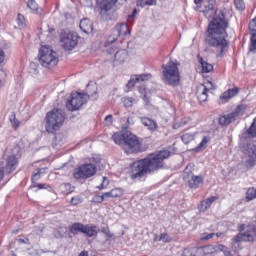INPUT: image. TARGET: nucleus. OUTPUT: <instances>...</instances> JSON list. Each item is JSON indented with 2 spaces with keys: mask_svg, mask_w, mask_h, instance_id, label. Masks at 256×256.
Returning a JSON list of instances; mask_svg holds the SVG:
<instances>
[{
  "mask_svg": "<svg viewBox=\"0 0 256 256\" xmlns=\"http://www.w3.org/2000/svg\"><path fill=\"white\" fill-rule=\"evenodd\" d=\"M171 157V151L160 150L155 153L148 154L147 157L140 159L132 164L131 179L138 181L147 179V175H153L157 171L165 168V159Z\"/></svg>",
  "mask_w": 256,
  "mask_h": 256,
  "instance_id": "nucleus-1",
  "label": "nucleus"
},
{
  "mask_svg": "<svg viewBox=\"0 0 256 256\" xmlns=\"http://www.w3.org/2000/svg\"><path fill=\"white\" fill-rule=\"evenodd\" d=\"M229 21L225 18V14L221 13L219 16L213 18L208 25L207 36L205 38L206 45L215 49L217 57L225 55V48L229 47Z\"/></svg>",
  "mask_w": 256,
  "mask_h": 256,
  "instance_id": "nucleus-2",
  "label": "nucleus"
},
{
  "mask_svg": "<svg viewBox=\"0 0 256 256\" xmlns=\"http://www.w3.org/2000/svg\"><path fill=\"white\" fill-rule=\"evenodd\" d=\"M122 124V131L116 132L112 135V139L116 145H121L122 149L128 155L133 153H142L143 147L139 138L127 130V117L120 118Z\"/></svg>",
  "mask_w": 256,
  "mask_h": 256,
  "instance_id": "nucleus-3",
  "label": "nucleus"
},
{
  "mask_svg": "<svg viewBox=\"0 0 256 256\" xmlns=\"http://www.w3.org/2000/svg\"><path fill=\"white\" fill-rule=\"evenodd\" d=\"M96 101L97 97V86H92L87 88V94L74 92L71 94L70 99L66 102V108L68 111H79L85 103H87V98Z\"/></svg>",
  "mask_w": 256,
  "mask_h": 256,
  "instance_id": "nucleus-4",
  "label": "nucleus"
},
{
  "mask_svg": "<svg viewBox=\"0 0 256 256\" xmlns=\"http://www.w3.org/2000/svg\"><path fill=\"white\" fill-rule=\"evenodd\" d=\"M45 121L47 133L55 134L63 127V123H65V112L61 109H53L46 114Z\"/></svg>",
  "mask_w": 256,
  "mask_h": 256,
  "instance_id": "nucleus-5",
  "label": "nucleus"
},
{
  "mask_svg": "<svg viewBox=\"0 0 256 256\" xmlns=\"http://www.w3.org/2000/svg\"><path fill=\"white\" fill-rule=\"evenodd\" d=\"M162 75L164 83L170 87H177L181 81L179 67L172 60L162 65Z\"/></svg>",
  "mask_w": 256,
  "mask_h": 256,
  "instance_id": "nucleus-6",
  "label": "nucleus"
},
{
  "mask_svg": "<svg viewBox=\"0 0 256 256\" xmlns=\"http://www.w3.org/2000/svg\"><path fill=\"white\" fill-rule=\"evenodd\" d=\"M38 61L42 67L53 69L59 63V57L51 46H42L39 50Z\"/></svg>",
  "mask_w": 256,
  "mask_h": 256,
  "instance_id": "nucleus-7",
  "label": "nucleus"
},
{
  "mask_svg": "<svg viewBox=\"0 0 256 256\" xmlns=\"http://www.w3.org/2000/svg\"><path fill=\"white\" fill-rule=\"evenodd\" d=\"M255 237H256V228H255V225H253V224H248V225H247V229H246L245 232H243V233H238L236 236H234V237L231 239L232 249H233L235 252L239 251V249H241V243H242V241L252 243L253 241H255Z\"/></svg>",
  "mask_w": 256,
  "mask_h": 256,
  "instance_id": "nucleus-8",
  "label": "nucleus"
},
{
  "mask_svg": "<svg viewBox=\"0 0 256 256\" xmlns=\"http://www.w3.org/2000/svg\"><path fill=\"white\" fill-rule=\"evenodd\" d=\"M196 7L195 11H199V13H203L206 19H211L215 17V5L217 0H194Z\"/></svg>",
  "mask_w": 256,
  "mask_h": 256,
  "instance_id": "nucleus-9",
  "label": "nucleus"
},
{
  "mask_svg": "<svg viewBox=\"0 0 256 256\" xmlns=\"http://www.w3.org/2000/svg\"><path fill=\"white\" fill-rule=\"evenodd\" d=\"M97 174V166L93 163L81 164L74 169L73 177L74 179H91Z\"/></svg>",
  "mask_w": 256,
  "mask_h": 256,
  "instance_id": "nucleus-10",
  "label": "nucleus"
},
{
  "mask_svg": "<svg viewBox=\"0 0 256 256\" xmlns=\"http://www.w3.org/2000/svg\"><path fill=\"white\" fill-rule=\"evenodd\" d=\"M60 41L66 51H73L77 47V43H79V36L75 33L63 32L60 36Z\"/></svg>",
  "mask_w": 256,
  "mask_h": 256,
  "instance_id": "nucleus-11",
  "label": "nucleus"
},
{
  "mask_svg": "<svg viewBox=\"0 0 256 256\" xmlns=\"http://www.w3.org/2000/svg\"><path fill=\"white\" fill-rule=\"evenodd\" d=\"M245 155H247V160L245 161L246 169H253L256 165V145L247 144L245 149Z\"/></svg>",
  "mask_w": 256,
  "mask_h": 256,
  "instance_id": "nucleus-12",
  "label": "nucleus"
},
{
  "mask_svg": "<svg viewBox=\"0 0 256 256\" xmlns=\"http://www.w3.org/2000/svg\"><path fill=\"white\" fill-rule=\"evenodd\" d=\"M184 173H187L188 177H190V179L188 180V185L190 189H199V187L203 185V177L195 176L193 172L189 170V167H186V169L184 170Z\"/></svg>",
  "mask_w": 256,
  "mask_h": 256,
  "instance_id": "nucleus-13",
  "label": "nucleus"
},
{
  "mask_svg": "<svg viewBox=\"0 0 256 256\" xmlns=\"http://www.w3.org/2000/svg\"><path fill=\"white\" fill-rule=\"evenodd\" d=\"M208 249H209V246L185 248L182 252V255L183 256H205L207 255Z\"/></svg>",
  "mask_w": 256,
  "mask_h": 256,
  "instance_id": "nucleus-14",
  "label": "nucleus"
},
{
  "mask_svg": "<svg viewBox=\"0 0 256 256\" xmlns=\"http://www.w3.org/2000/svg\"><path fill=\"white\" fill-rule=\"evenodd\" d=\"M235 121L236 120L231 113H222L218 116V124L220 125V127H229V125H231V123H235Z\"/></svg>",
  "mask_w": 256,
  "mask_h": 256,
  "instance_id": "nucleus-15",
  "label": "nucleus"
},
{
  "mask_svg": "<svg viewBox=\"0 0 256 256\" xmlns=\"http://www.w3.org/2000/svg\"><path fill=\"white\" fill-rule=\"evenodd\" d=\"M17 165H19V161L17 160V156L10 155L6 159V164L4 166V169L8 171V173H13L15 169H17Z\"/></svg>",
  "mask_w": 256,
  "mask_h": 256,
  "instance_id": "nucleus-16",
  "label": "nucleus"
},
{
  "mask_svg": "<svg viewBox=\"0 0 256 256\" xmlns=\"http://www.w3.org/2000/svg\"><path fill=\"white\" fill-rule=\"evenodd\" d=\"M99 231H101L97 226L93 224H87L84 225L83 228V235H86V237H97L99 234Z\"/></svg>",
  "mask_w": 256,
  "mask_h": 256,
  "instance_id": "nucleus-17",
  "label": "nucleus"
},
{
  "mask_svg": "<svg viewBox=\"0 0 256 256\" xmlns=\"http://www.w3.org/2000/svg\"><path fill=\"white\" fill-rule=\"evenodd\" d=\"M211 89L215 90V88L213 87V82L205 83L202 92L198 95V100L200 101V103H205V101H207V93H209Z\"/></svg>",
  "mask_w": 256,
  "mask_h": 256,
  "instance_id": "nucleus-18",
  "label": "nucleus"
},
{
  "mask_svg": "<svg viewBox=\"0 0 256 256\" xmlns=\"http://www.w3.org/2000/svg\"><path fill=\"white\" fill-rule=\"evenodd\" d=\"M79 27L81 31H83V33H86L87 35H89V33H93V22H91L89 18L82 19L80 21Z\"/></svg>",
  "mask_w": 256,
  "mask_h": 256,
  "instance_id": "nucleus-19",
  "label": "nucleus"
},
{
  "mask_svg": "<svg viewBox=\"0 0 256 256\" xmlns=\"http://www.w3.org/2000/svg\"><path fill=\"white\" fill-rule=\"evenodd\" d=\"M239 94V88L234 87L232 89H228L225 91L221 96L220 99L221 101H224V103H227L229 99H233V97H236V95Z\"/></svg>",
  "mask_w": 256,
  "mask_h": 256,
  "instance_id": "nucleus-20",
  "label": "nucleus"
},
{
  "mask_svg": "<svg viewBox=\"0 0 256 256\" xmlns=\"http://www.w3.org/2000/svg\"><path fill=\"white\" fill-rule=\"evenodd\" d=\"M84 227H85V224L79 223V222H75L72 225H70L68 227V229H69V232L72 235H79V233H83Z\"/></svg>",
  "mask_w": 256,
  "mask_h": 256,
  "instance_id": "nucleus-21",
  "label": "nucleus"
},
{
  "mask_svg": "<svg viewBox=\"0 0 256 256\" xmlns=\"http://www.w3.org/2000/svg\"><path fill=\"white\" fill-rule=\"evenodd\" d=\"M127 57H129L127 50H119L114 55V61L115 63H125Z\"/></svg>",
  "mask_w": 256,
  "mask_h": 256,
  "instance_id": "nucleus-22",
  "label": "nucleus"
},
{
  "mask_svg": "<svg viewBox=\"0 0 256 256\" xmlns=\"http://www.w3.org/2000/svg\"><path fill=\"white\" fill-rule=\"evenodd\" d=\"M216 199L217 197L212 196L210 198H207L206 200H203L198 206V209H200V211H203V212L207 211V209H209V207L213 205Z\"/></svg>",
  "mask_w": 256,
  "mask_h": 256,
  "instance_id": "nucleus-23",
  "label": "nucleus"
},
{
  "mask_svg": "<svg viewBox=\"0 0 256 256\" xmlns=\"http://www.w3.org/2000/svg\"><path fill=\"white\" fill-rule=\"evenodd\" d=\"M141 123L144 127H147L150 131H155L157 129V122L151 120L150 118H141Z\"/></svg>",
  "mask_w": 256,
  "mask_h": 256,
  "instance_id": "nucleus-24",
  "label": "nucleus"
},
{
  "mask_svg": "<svg viewBox=\"0 0 256 256\" xmlns=\"http://www.w3.org/2000/svg\"><path fill=\"white\" fill-rule=\"evenodd\" d=\"M114 31H115L116 35L121 37V35H127V33L129 32V26H127V24H125V23L117 24L115 26Z\"/></svg>",
  "mask_w": 256,
  "mask_h": 256,
  "instance_id": "nucleus-25",
  "label": "nucleus"
},
{
  "mask_svg": "<svg viewBox=\"0 0 256 256\" xmlns=\"http://www.w3.org/2000/svg\"><path fill=\"white\" fill-rule=\"evenodd\" d=\"M243 137H256V117L250 127L242 134Z\"/></svg>",
  "mask_w": 256,
  "mask_h": 256,
  "instance_id": "nucleus-26",
  "label": "nucleus"
},
{
  "mask_svg": "<svg viewBox=\"0 0 256 256\" xmlns=\"http://www.w3.org/2000/svg\"><path fill=\"white\" fill-rule=\"evenodd\" d=\"M210 138L209 136H204L202 141L193 149L194 153H200V151H203V149H206L207 143H209Z\"/></svg>",
  "mask_w": 256,
  "mask_h": 256,
  "instance_id": "nucleus-27",
  "label": "nucleus"
},
{
  "mask_svg": "<svg viewBox=\"0 0 256 256\" xmlns=\"http://www.w3.org/2000/svg\"><path fill=\"white\" fill-rule=\"evenodd\" d=\"M199 63L202 68V73H211V71H213V64H209L207 61L203 60V58H199Z\"/></svg>",
  "mask_w": 256,
  "mask_h": 256,
  "instance_id": "nucleus-28",
  "label": "nucleus"
},
{
  "mask_svg": "<svg viewBox=\"0 0 256 256\" xmlns=\"http://www.w3.org/2000/svg\"><path fill=\"white\" fill-rule=\"evenodd\" d=\"M45 173V168H38L36 169L31 177V181H32V185L37 183V181H39V179H41V175H44Z\"/></svg>",
  "mask_w": 256,
  "mask_h": 256,
  "instance_id": "nucleus-29",
  "label": "nucleus"
},
{
  "mask_svg": "<svg viewBox=\"0 0 256 256\" xmlns=\"http://www.w3.org/2000/svg\"><path fill=\"white\" fill-rule=\"evenodd\" d=\"M115 3H117V0H102V3H101L102 11H111Z\"/></svg>",
  "mask_w": 256,
  "mask_h": 256,
  "instance_id": "nucleus-30",
  "label": "nucleus"
},
{
  "mask_svg": "<svg viewBox=\"0 0 256 256\" xmlns=\"http://www.w3.org/2000/svg\"><path fill=\"white\" fill-rule=\"evenodd\" d=\"M245 109H246V106L242 104V105H238L233 112H230L231 115H233L235 121H237V117H241L245 114Z\"/></svg>",
  "mask_w": 256,
  "mask_h": 256,
  "instance_id": "nucleus-31",
  "label": "nucleus"
},
{
  "mask_svg": "<svg viewBox=\"0 0 256 256\" xmlns=\"http://www.w3.org/2000/svg\"><path fill=\"white\" fill-rule=\"evenodd\" d=\"M60 189L64 195H69V193H73L75 188L72 187L70 183H63L61 184Z\"/></svg>",
  "mask_w": 256,
  "mask_h": 256,
  "instance_id": "nucleus-32",
  "label": "nucleus"
},
{
  "mask_svg": "<svg viewBox=\"0 0 256 256\" xmlns=\"http://www.w3.org/2000/svg\"><path fill=\"white\" fill-rule=\"evenodd\" d=\"M9 121L14 129H19L21 122L17 120V116L15 115V112L11 113V115L9 116Z\"/></svg>",
  "mask_w": 256,
  "mask_h": 256,
  "instance_id": "nucleus-33",
  "label": "nucleus"
},
{
  "mask_svg": "<svg viewBox=\"0 0 256 256\" xmlns=\"http://www.w3.org/2000/svg\"><path fill=\"white\" fill-rule=\"evenodd\" d=\"M249 51L250 53H256V34L255 33H251Z\"/></svg>",
  "mask_w": 256,
  "mask_h": 256,
  "instance_id": "nucleus-34",
  "label": "nucleus"
},
{
  "mask_svg": "<svg viewBox=\"0 0 256 256\" xmlns=\"http://www.w3.org/2000/svg\"><path fill=\"white\" fill-rule=\"evenodd\" d=\"M181 139L185 145H189L195 139V135L193 133H185L181 136Z\"/></svg>",
  "mask_w": 256,
  "mask_h": 256,
  "instance_id": "nucleus-35",
  "label": "nucleus"
},
{
  "mask_svg": "<svg viewBox=\"0 0 256 256\" xmlns=\"http://www.w3.org/2000/svg\"><path fill=\"white\" fill-rule=\"evenodd\" d=\"M253 199H256V189L249 188L246 192V201H253Z\"/></svg>",
  "mask_w": 256,
  "mask_h": 256,
  "instance_id": "nucleus-36",
  "label": "nucleus"
},
{
  "mask_svg": "<svg viewBox=\"0 0 256 256\" xmlns=\"http://www.w3.org/2000/svg\"><path fill=\"white\" fill-rule=\"evenodd\" d=\"M136 83H139V81H149L151 79V74H138L134 75Z\"/></svg>",
  "mask_w": 256,
  "mask_h": 256,
  "instance_id": "nucleus-37",
  "label": "nucleus"
},
{
  "mask_svg": "<svg viewBox=\"0 0 256 256\" xmlns=\"http://www.w3.org/2000/svg\"><path fill=\"white\" fill-rule=\"evenodd\" d=\"M27 7H29V9L33 11V13H37L39 9V6L37 5V2H35V0H28Z\"/></svg>",
  "mask_w": 256,
  "mask_h": 256,
  "instance_id": "nucleus-38",
  "label": "nucleus"
},
{
  "mask_svg": "<svg viewBox=\"0 0 256 256\" xmlns=\"http://www.w3.org/2000/svg\"><path fill=\"white\" fill-rule=\"evenodd\" d=\"M5 83H7V73L0 69V88L5 87Z\"/></svg>",
  "mask_w": 256,
  "mask_h": 256,
  "instance_id": "nucleus-39",
  "label": "nucleus"
},
{
  "mask_svg": "<svg viewBox=\"0 0 256 256\" xmlns=\"http://www.w3.org/2000/svg\"><path fill=\"white\" fill-rule=\"evenodd\" d=\"M31 187L33 189H35L37 187L38 189H48V191H53V188L51 186H49L47 184H39L37 182L32 184Z\"/></svg>",
  "mask_w": 256,
  "mask_h": 256,
  "instance_id": "nucleus-40",
  "label": "nucleus"
},
{
  "mask_svg": "<svg viewBox=\"0 0 256 256\" xmlns=\"http://www.w3.org/2000/svg\"><path fill=\"white\" fill-rule=\"evenodd\" d=\"M112 198L123 197V190L121 188H115L111 190Z\"/></svg>",
  "mask_w": 256,
  "mask_h": 256,
  "instance_id": "nucleus-41",
  "label": "nucleus"
},
{
  "mask_svg": "<svg viewBox=\"0 0 256 256\" xmlns=\"http://www.w3.org/2000/svg\"><path fill=\"white\" fill-rule=\"evenodd\" d=\"M234 5L238 11H244L245 10V3L243 0H234Z\"/></svg>",
  "mask_w": 256,
  "mask_h": 256,
  "instance_id": "nucleus-42",
  "label": "nucleus"
},
{
  "mask_svg": "<svg viewBox=\"0 0 256 256\" xmlns=\"http://www.w3.org/2000/svg\"><path fill=\"white\" fill-rule=\"evenodd\" d=\"M159 241H163V243H171L172 239H171V236H169V234L162 233L160 235Z\"/></svg>",
  "mask_w": 256,
  "mask_h": 256,
  "instance_id": "nucleus-43",
  "label": "nucleus"
},
{
  "mask_svg": "<svg viewBox=\"0 0 256 256\" xmlns=\"http://www.w3.org/2000/svg\"><path fill=\"white\" fill-rule=\"evenodd\" d=\"M101 233L107 235L109 239H113L114 237L113 233H111V230L108 228V226L101 228Z\"/></svg>",
  "mask_w": 256,
  "mask_h": 256,
  "instance_id": "nucleus-44",
  "label": "nucleus"
},
{
  "mask_svg": "<svg viewBox=\"0 0 256 256\" xmlns=\"http://www.w3.org/2000/svg\"><path fill=\"white\" fill-rule=\"evenodd\" d=\"M71 205H81V203H83V199H81V197L76 196V197H72V199L70 200Z\"/></svg>",
  "mask_w": 256,
  "mask_h": 256,
  "instance_id": "nucleus-45",
  "label": "nucleus"
},
{
  "mask_svg": "<svg viewBox=\"0 0 256 256\" xmlns=\"http://www.w3.org/2000/svg\"><path fill=\"white\" fill-rule=\"evenodd\" d=\"M249 30H250V35L251 33H254L256 35V18H254L250 23H249Z\"/></svg>",
  "mask_w": 256,
  "mask_h": 256,
  "instance_id": "nucleus-46",
  "label": "nucleus"
},
{
  "mask_svg": "<svg viewBox=\"0 0 256 256\" xmlns=\"http://www.w3.org/2000/svg\"><path fill=\"white\" fill-rule=\"evenodd\" d=\"M135 83H137V81L135 80V75H134V76H131L130 80L126 84V87L128 89H133V87H135Z\"/></svg>",
  "mask_w": 256,
  "mask_h": 256,
  "instance_id": "nucleus-47",
  "label": "nucleus"
},
{
  "mask_svg": "<svg viewBox=\"0 0 256 256\" xmlns=\"http://www.w3.org/2000/svg\"><path fill=\"white\" fill-rule=\"evenodd\" d=\"M103 201H105V198L103 195H95L93 198H92V203H103Z\"/></svg>",
  "mask_w": 256,
  "mask_h": 256,
  "instance_id": "nucleus-48",
  "label": "nucleus"
},
{
  "mask_svg": "<svg viewBox=\"0 0 256 256\" xmlns=\"http://www.w3.org/2000/svg\"><path fill=\"white\" fill-rule=\"evenodd\" d=\"M17 23L19 27H23L25 25V16H23L22 14H18Z\"/></svg>",
  "mask_w": 256,
  "mask_h": 256,
  "instance_id": "nucleus-49",
  "label": "nucleus"
},
{
  "mask_svg": "<svg viewBox=\"0 0 256 256\" xmlns=\"http://www.w3.org/2000/svg\"><path fill=\"white\" fill-rule=\"evenodd\" d=\"M133 101L134 99L131 97L125 98L123 101L124 107H133Z\"/></svg>",
  "mask_w": 256,
  "mask_h": 256,
  "instance_id": "nucleus-50",
  "label": "nucleus"
},
{
  "mask_svg": "<svg viewBox=\"0 0 256 256\" xmlns=\"http://www.w3.org/2000/svg\"><path fill=\"white\" fill-rule=\"evenodd\" d=\"M107 185H109V180L107 178L103 177L102 183L98 186V189L101 191L102 189H106Z\"/></svg>",
  "mask_w": 256,
  "mask_h": 256,
  "instance_id": "nucleus-51",
  "label": "nucleus"
},
{
  "mask_svg": "<svg viewBox=\"0 0 256 256\" xmlns=\"http://www.w3.org/2000/svg\"><path fill=\"white\" fill-rule=\"evenodd\" d=\"M106 125L110 126L113 125V115L109 114L105 117Z\"/></svg>",
  "mask_w": 256,
  "mask_h": 256,
  "instance_id": "nucleus-52",
  "label": "nucleus"
},
{
  "mask_svg": "<svg viewBox=\"0 0 256 256\" xmlns=\"http://www.w3.org/2000/svg\"><path fill=\"white\" fill-rule=\"evenodd\" d=\"M237 230L239 231V233H243V231L245 233V231H247V226H245V224H239L237 226Z\"/></svg>",
  "mask_w": 256,
  "mask_h": 256,
  "instance_id": "nucleus-53",
  "label": "nucleus"
},
{
  "mask_svg": "<svg viewBox=\"0 0 256 256\" xmlns=\"http://www.w3.org/2000/svg\"><path fill=\"white\" fill-rule=\"evenodd\" d=\"M136 5H137V7H145L147 5V1L137 0Z\"/></svg>",
  "mask_w": 256,
  "mask_h": 256,
  "instance_id": "nucleus-54",
  "label": "nucleus"
},
{
  "mask_svg": "<svg viewBox=\"0 0 256 256\" xmlns=\"http://www.w3.org/2000/svg\"><path fill=\"white\" fill-rule=\"evenodd\" d=\"M5 61V51L0 47V64Z\"/></svg>",
  "mask_w": 256,
  "mask_h": 256,
  "instance_id": "nucleus-55",
  "label": "nucleus"
},
{
  "mask_svg": "<svg viewBox=\"0 0 256 256\" xmlns=\"http://www.w3.org/2000/svg\"><path fill=\"white\" fill-rule=\"evenodd\" d=\"M3 177H5V166L0 167V183L3 181Z\"/></svg>",
  "mask_w": 256,
  "mask_h": 256,
  "instance_id": "nucleus-56",
  "label": "nucleus"
},
{
  "mask_svg": "<svg viewBox=\"0 0 256 256\" xmlns=\"http://www.w3.org/2000/svg\"><path fill=\"white\" fill-rule=\"evenodd\" d=\"M52 148H53V149H59V144H57V137H55V138L53 139Z\"/></svg>",
  "mask_w": 256,
  "mask_h": 256,
  "instance_id": "nucleus-57",
  "label": "nucleus"
},
{
  "mask_svg": "<svg viewBox=\"0 0 256 256\" xmlns=\"http://www.w3.org/2000/svg\"><path fill=\"white\" fill-rule=\"evenodd\" d=\"M134 121H133V118L131 117H127V120H126V125L127 127H129V125H134Z\"/></svg>",
  "mask_w": 256,
  "mask_h": 256,
  "instance_id": "nucleus-58",
  "label": "nucleus"
},
{
  "mask_svg": "<svg viewBox=\"0 0 256 256\" xmlns=\"http://www.w3.org/2000/svg\"><path fill=\"white\" fill-rule=\"evenodd\" d=\"M143 101H144L145 105H149L150 100H149V97H147V94L143 95Z\"/></svg>",
  "mask_w": 256,
  "mask_h": 256,
  "instance_id": "nucleus-59",
  "label": "nucleus"
},
{
  "mask_svg": "<svg viewBox=\"0 0 256 256\" xmlns=\"http://www.w3.org/2000/svg\"><path fill=\"white\" fill-rule=\"evenodd\" d=\"M146 91H147V89L145 88V86H141V87H139V93H141V95H145V93H146Z\"/></svg>",
  "mask_w": 256,
  "mask_h": 256,
  "instance_id": "nucleus-60",
  "label": "nucleus"
},
{
  "mask_svg": "<svg viewBox=\"0 0 256 256\" xmlns=\"http://www.w3.org/2000/svg\"><path fill=\"white\" fill-rule=\"evenodd\" d=\"M147 5H157V0H146Z\"/></svg>",
  "mask_w": 256,
  "mask_h": 256,
  "instance_id": "nucleus-61",
  "label": "nucleus"
},
{
  "mask_svg": "<svg viewBox=\"0 0 256 256\" xmlns=\"http://www.w3.org/2000/svg\"><path fill=\"white\" fill-rule=\"evenodd\" d=\"M129 17H130V18H135V17H137V8H134V9H133V12H132L131 15H129Z\"/></svg>",
  "mask_w": 256,
  "mask_h": 256,
  "instance_id": "nucleus-62",
  "label": "nucleus"
},
{
  "mask_svg": "<svg viewBox=\"0 0 256 256\" xmlns=\"http://www.w3.org/2000/svg\"><path fill=\"white\" fill-rule=\"evenodd\" d=\"M223 253L225 256H231V251H229V249H227V248L224 249Z\"/></svg>",
  "mask_w": 256,
  "mask_h": 256,
  "instance_id": "nucleus-63",
  "label": "nucleus"
},
{
  "mask_svg": "<svg viewBox=\"0 0 256 256\" xmlns=\"http://www.w3.org/2000/svg\"><path fill=\"white\" fill-rule=\"evenodd\" d=\"M78 256H89L87 251H82Z\"/></svg>",
  "mask_w": 256,
  "mask_h": 256,
  "instance_id": "nucleus-64",
  "label": "nucleus"
}]
</instances>
